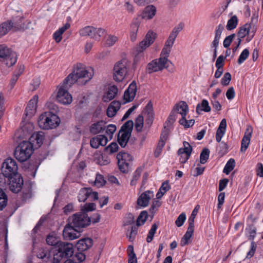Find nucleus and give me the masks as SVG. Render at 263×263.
<instances>
[{"label": "nucleus", "mask_w": 263, "mask_h": 263, "mask_svg": "<svg viewBox=\"0 0 263 263\" xmlns=\"http://www.w3.org/2000/svg\"><path fill=\"white\" fill-rule=\"evenodd\" d=\"M183 24L180 23L173 29L164 43L160 58L153 60L147 64L146 71L148 73H151L161 71L165 68H167L169 66V64L172 63L168 58L175 40L179 32L183 29Z\"/></svg>", "instance_id": "nucleus-1"}, {"label": "nucleus", "mask_w": 263, "mask_h": 263, "mask_svg": "<svg viewBox=\"0 0 263 263\" xmlns=\"http://www.w3.org/2000/svg\"><path fill=\"white\" fill-rule=\"evenodd\" d=\"M93 76V70L87 68L84 65L78 63L74 66L72 72L65 79L64 84L71 86L77 83L79 85H85Z\"/></svg>", "instance_id": "nucleus-2"}, {"label": "nucleus", "mask_w": 263, "mask_h": 263, "mask_svg": "<svg viewBox=\"0 0 263 263\" xmlns=\"http://www.w3.org/2000/svg\"><path fill=\"white\" fill-rule=\"evenodd\" d=\"M60 118L50 111L42 114L38 119L39 126L43 129H54L60 125Z\"/></svg>", "instance_id": "nucleus-3"}, {"label": "nucleus", "mask_w": 263, "mask_h": 263, "mask_svg": "<svg viewBox=\"0 0 263 263\" xmlns=\"http://www.w3.org/2000/svg\"><path fill=\"white\" fill-rule=\"evenodd\" d=\"M56 251L53 254V263H60L63 258H68L72 256L73 246L70 243L61 242L57 247Z\"/></svg>", "instance_id": "nucleus-4"}, {"label": "nucleus", "mask_w": 263, "mask_h": 263, "mask_svg": "<svg viewBox=\"0 0 263 263\" xmlns=\"http://www.w3.org/2000/svg\"><path fill=\"white\" fill-rule=\"evenodd\" d=\"M128 70V62L122 59L115 63L112 70V78L117 82H122L126 77Z\"/></svg>", "instance_id": "nucleus-5"}, {"label": "nucleus", "mask_w": 263, "mask_h": 263, "mask_svg": "<svg viewBox=\"0 0 263 263\" xmlns=\"http://www.w3.org/2000/svg\"><path fill=\"white\" fill-rule=\"evenodd\" d=\"M44 138L45 135L43 132L34 133L28 141H21L16 148H40L43 143Z\"/></svg>", "instance_id": "nucleus-6"}, {"label": "nucleus", "mask_w": 263, "mask_h": 263, "mask_svg": "<svg viewBox=\"0 0 263 263\" xmlns=\"http://www.w3.org/2000/svg\"><path fill=\"white\" fill-rule=\"evenodd\" d=\"M17 61L16 53L5 45H1V67H10Z\"/></svg>", "instance_id": "nucleus-7"}, {"label": "nucleus", "mask_w": 263, "mask_h": 263, "mask_svg": "<svg viewBox=\"0 0 263 263\" xmlns=\"http://www.w3.org/2000/svg\"><path fill=\"white\" fill-rule=\"evenodd\" d=\"M79 33L81 36H89L90 38L99 41L100 38L106 34V31L101 28L87 26L81 28Z\"/></svg>", "instance_id": "nucleus-8"}, {"label": "nucleus", "mask_w": 263, "mask_h": 263, "mask_svg": "<svg viewBox=\"0 0 263 263\" xmlns=\"http://www.w3.org/2000/svg\"><path fill=\"white\" fill-rule=\"evenodd\" d=\"M1 174L5 178L18 174L16 161L11 157L6 159L1 166Z\"/></svg>", "instance_id": "nucleus-9"}, {"label": "nucleus", "mask_w": 263, "mask_h": 263, "mask_svg": "<svg viewBox=\"0 0 263 263\" xmlns=\"http://www.w3.org/2000/svg\"><path fill=\"white\" fill-rule=\"evenodd\" d=\"M117 159L120 171L123 173H128L129 170L130 162L133 160V157L129 154L121 151L118 154Z\"/></svg>", "instance_id": "nucleus-10"}, {"label": "nucleus", "mask_w": 263, "mask_h": 263, "mask_svg": "<svg viewBox=\"0 0 263 263\" xmlns=\"http://www.w3.org/2000/svg\"><path fill=\"white\" fill-rule=\"evenodd\" d=\"M256 31V27L255 25L251 23H246L239 28L238 32L237 40L244 38L247 35L246 41L249 42L254 37Z\"/></svg>", "instance_id": "nucleus-11"}, {"label": "nucleus", "mask_w": 263, "mask_h": 263, "mask_svg": "<svg viewBox=\"0 0 263 263\" xmlns=\"http://www.w3.org/2000/svg\"><path fill=\"white\" fill-rule=\"evenodd\" d=\"M70 224H72L74 228H84L90 224L91 219L88 216L86 213L80 212L73 215L70 218Z\"/></svg>", "instance_id": "nucleus-12"}, {"label": "nucleus", "mask_w": 263, "mask_h": 263, "mask_svg": "<svg viewBox=\"0 0 263 263\" xmlns=\"http://www.w3.org/2000/svg\"><path fill=\"white\" fill-rule=\"evenodd\" d=\"M69 86L63 83V85L58 88L57 94V101L62 104L69 105L72 101V97L68 92L67 88Z\"/></svg>", "instance_id": "nucleus-13"}, {"label": "nucleus", "mask_w": 263, "mask_h": 263, "mask_svg": "<svg viewBox=\"0 0 263 263\" xmlns=\"http://www.w3.org/2000/svg\"><path fill=\"white\" fill-rule=\"evenodd\" d=\"M9 189L13 193H18L22 189L24 181L21 175L18 174L12 177H6Z\"/></svg>", "instance_id": "nucleus-14"}, {"label": "nucleus", "mask_w": 263, "mask_h": 263, "mask_svg": "<svg viewBox=\"0 0 263 263\" xmlns=\"http://www.w3.org/2000/svg\"><path fill=\"white\" fill-rule=\"evenodd\" d=\"M156 38V33L152 31H148L144 39L141 42H140L139 45L137 46V52L138 53L143 52L154 42Z\"/></svg>", "instance_id": "nucleus-15"}, {"label": "nucleus", "mask_w": 263, "mask_h": 263, "mask_svg": "<svg viewBox=\"0 0 263 263\" xmlns=\"http://www.w3.org/2000/svg\"><path fill=\"white\" fill-rule=\"evenodd\" d=\"M119 149H103L100 152V155L97 157L96 154L95 158L97 159V163L101 165H107L110 162L108 155L114 154L118 152Z\"/></svg>", "instance_id": "nucleus-16"}, {"label": "nucleus", "mask_w": 263, "mask_h": 263, "mask_svg": "<svg viewBox=\"0 0 263 263\" xmlns=\"http://www.w3.org/2000/svg\"><path fill=\"white\" fill-rule=\"evenodd\" d=\"M70 223L67 224L63 231V236L65 239L73 240L80 236L79 232Z\"/></svg>", "instance_id": "nucleus-17"}, {"label": "nucleus", "mask_w": 263, "mask_h": 263, "mask_svg": "<svg viewBox=\"0 0 263 263\" xmlns=\"http://www.w3.org/2000/svg\"><path fill=\"white\" fill-rule=\"evenodd\" d=\"M34 150L35 149H15L14 155L18 161L25 162L31 157Z\"/></svg>", "instance_id": "nucleus-18"}, {"label": "nucleus", "mask_w": 263, "mask_h": 263, "mask_svg": "<svg viewBox=\"0 0 263 263\" xmlns=\"http://www.w3.org/2000/svg\"><path fill=\"white\" fill-rule=\"evenodd\" d=\"M154 197V192L148 190L142 193L137 199V204L141 207L147 206L150 200Z\"/></svg>", "instance_id": "nucleus-19"}, {"label": "nucleus", "mask_w": 263, "mask_h": 263, "mask_svg": "<svg viewBox=\"0 0 263 263\" xmlns=\"http://www.w3.org/2000/svg\"><path fill=\"white\" fill-rule=\"evenodd\" d=\"M137 92V84L135 81H133L125 90L123 98L125 102L132 101L135 97Z\"/></svg>", "instance_id": "nucleus-20"}, {"label": "nucleus", "mask_w": 263, "mask_h": 263, "mask_svg": "<svg viewBox=\"0 0 263 263\" xmlns=\"http://www.w3.org/2000/svg\"><path fill=\"white\" fill-rule=\"evenodd\" d=\"M38 102V96H34L29 101L26 108L25 114L27 117H32L36 112L37 104Z\"/></svg>", "instance_id": "nucleus-21"}, {"label": "nucleus", "mask_w": 263, "mask_h": 263, "mask_svg": "<svg viewBox=\"0 0 263 263\" xmlns=\"http://www.w3.org/2000/svg\"><path fill=\"white\" fill-rule=\"evenodd\" d=\"M145 118L146 122L149 125H151L154 116L153 104L151 101H149L147 104L146 106L144 108L142 115Z\"/></svg>", "instance_id": "nucleus-22"}, {"label": "nucleus", "mask_w": 263, "mask_h": 263, "mask_svg": "<svg viewBox=\"0 0 263 263\" xmlns=\"http://www.w3.org/2000/svg\"><path fill=\"white\" fill-rule=\"evenodd\" d=\"M108 142V139L103 135L96 136L90 141V144L92 148H98L99 146H104Z\"/></svg>", "instance_id": "nucleus-23"}, {"label": "nucleus", "mask_w": 263, "mask_h": 263, "mask_svg": "<svg viewBox=\"0 0 263 263\" xmlns=\"http://www.w3.org/2000/svg\"><path fill=\"white\" fill-rule=\"evenodd\" d=\"M92 245V240L89 238H85L79 240L76 247L78 251L84 252L91 247Z\"/></svg>", "instance_id": "nucleus-24"}, {"label": "nucleus", "mask_w": 263, "mask_h": 263, "mask_svg": "<svg viewBox=\"0 0 263 263\" xmlns=\"http://www.w3.org/2000/svg\"><path fill=\"white\" fill-rule=\"evenodd\" d=\"M181 115L182 118L186 117L187 114L189 111L187 104L184 101H180L174 107L173 110Z\"/></svg>", "instance_id": "nucleus-25"}, {"label": "nucleus", "mask_w": 263, "mask_h": 263, "mask_svg": "<svg viewBox=\"0 0 263 263\" xmlns=\"http://www.w3.org/2000/svg\"><path fill=\"white\" fill-rule=\"evenodd\" d=\"M118 89L115 85L108 87L107 91L103 95L102 100L105 102H107L112 100L117 95Z\"/></svg>", "instance_id": "nucleus-26"}, {"label": "nucleus", "mask_w": 263, "mask_h": 263, "mask_svg": "<svg viewBox=\"0 0 263 263\" xmlns=\"http://www.w3.org/2000/svg\"><path fill=\"white\" fill-rule=\"evenodd\" d=\"M120 106L121 103L119 101H113L111 102L107 108V116L110 118L114 117L120 109Z\"/></svg>", "instance_id": "nucleus-27"}, {"label": "nucleus", "mask_w": 263, "mask_h": 263, "mask_svg": "<svg viewBox=\"0 0 263 263\" xmlns=\"http://www.w3.org/2000/svg\"><path fill=\"white\" fill-rule=\"evenodd\" d=\"M131 133L124 130H120L118 136V141L122 147H124L129 140Z\"/></svg>", "instance_id": "nucleus-28"}, {"label": "nucleus", "mask_w": 263, "mask_h": 263, "mask_svg": "<svg viewBox=\"0 0 263 263\" xmlns=\"http://www.w3.org/2000/svg\"><path fill=\"white\" fill-rule=\"evenodd\" d=\"M156 8L151 5L146 6L143 11L142 17L143 18L150 20L154 17L156 14Z\"/></svg>", "instance_id": "nucleus-29"}, {"label": "nucleus", "mask_w": 263, "mask_h": 263, "mask_svg": "<svg viewBox=\"0 0 263 263\" xmlns=\"http://www.w3.org/2000/svg\"><path fill=\"white\" fill-rule=\"evenodd\" d=\"M193 149H179L177 154L179 157V162L184 164L185 163L190 157Z\"/></svg>", "instance_id": "nucleus-30"}, {"label": "nucleus", "mask_w": 263, "mask_h": 263, "mask_svg": "<svg viewBox=\"0 0 263 263\" xmlns=\"http://www.w3.org/2000/svg\"><path fill=\"white\" fill-rule=\"evenodd\" d=\"M105 122L103 121H98L93 123L90 127V132L92 134H97L105 130Z\"/></svg>", "instance_id": "nucleus-31"}, {"label": "nucleus", "mask_w": 263, "mask_h": 263, "mask_svg": "<svg viewBox=\"0 0 263 263\" xmlns=\"http://www.w3.org/2000/svg\"><path fill=\"white\" fill-rule=\"evenodd\" d=\"M227 127V121L226 119H223L219 125V127L216 131V139L218 142H219L222 137L225 134Z\"/></svg>", "instance_id": "nucleus-32"}, {"label": "nucleus", "mask_w": 263, "mask_h": 263, "mask_svg": "<svg viewBox=\"0 0 263 263\" xmlns=\"http://www.w3.org/2000/svg\"><path fill=\"white\" fill-rule=\"evenodd\" d=\"M194 227L189 226L185 234L181 238L180 241V245L182 247L185 246L189 243L191 241L190 239L192 237L194 233Z\"/></svg>", "instance_id": "nucleus-33"}, {"label": "nucleus", "mask_w": 263, "mask_h": 263, "mask_svg": "<svg viewBox=\"0 0 263 263\" xmlns=\"http://www.w3.org/2000/svg\"><path fill=\"white\" fill-rule=\"evenodd\" d=\"M252 131L253 129L251 126H248L247 127L245 132V135L241 141V148H248L250 142Z\"/></svg>", "instance_id": "nucleus-34"}, {"label": "nucleus", "mask_w": 263, "mask_h": 263, "mask_svg": "<svg viewBox=\"0 0 263 263\" xmlns=\"http://www.w3.org/2000/svg\"><path fill=\"white\" fill-rule=\"evenodd\" d=\"M1 26V35H4L7 34L12 28H14V30H17L20 29L19 27L13 25V23L11 21H8L3 23Z\"/></svg>", "instance_id": "nucleus-35"}, {"label": "nucleus", "mask_w": 263, "mask_h": 263, "mask_svg": "<svg viewBox=\"0 0 263 263\" xmlns=\"http://www.w3.org/2000/svg\"><path fill=\"white\" fill-rule=\"evenodd\" d=\"M70 26V24L67 23L53 33V37L57 43H59L61 41L63 33L68 29Z\"/></svg>", "instance_id": "nucleus-36"}, {"label": "nucleus", "mask_w": 263, "mask_h": 263, "mask_svg": "<svg viewBox=\"0 0 263 263\" xmlns=\"http://www.w3.org/2000/svg\"><path fill=\"white\" fill-rule=\"evenodd\" d=\"M46 241L48 245L55 246L56 248L62 242L60 241V238L54 234H49L46 238Z\"/></svg>", "instance_id": "nucleus-37"}, {"label": "nucleus", "mask_w": 263, "mask_h": 263, "mask_svg": "<svg viewBox=\"0 0 263 263\" xmlns=\"http://www.w3.org/2000/svg\"><path fill=\"white\" fill-rule=\"evenodd\" d=\"M127 253L128 256V263H138L137 258L133 246L130 245L128 247Z\"/></svg>", "instance_id": "nucleus-38"}, {"label": "nucleus", "mask_w": 263, "mask_h": 263, "mask_svg": "<svg viewBox=\"0 0 263 263\" xmlns=\"http://www.w3.org/2000/svg\"><path fill=\"white\" fill-rule=\"evenodd\" d=\"M211 107L206 100H203L201 104H198L196 107L197 112L199 111H203L204 112H210L211 111Z\"/></svg>", "instance_id": "nucleus-39"}, {"label": "nucleus", "mask_w": 263, "mask_h": 263, "mask_svg": "<svg viewBox=\"0 0 263 263\" xmlns=\"http://www.w3.org/2000/svg\"><path fill=\"white\" fill-rule=\"evenodd\" d=\"M235 166V161L234 159H230L227 162L223 170V172L227 175H229L230 173L234 168Z\"/></svg>", "instance_id": "nucleus-40"}, {"label": "nucleus", "mask_w": 263, "mask_h": 263, "mask_svg": "<svg viewBox=\"0 0 263 263\" xmlns=\"http://www.w3.org/2000/svg\"><path fill=\"white\" fill-rule=\"evenodd\" d=\"M34 126L33 124L30 122H27L24 123L22 125V130L24 133V136L31 133L34 129Z\"/></svg>", "instance_id": "nucleus-41"}, {"label": "nucleus", "mask_w": 263, "mask_h": 263, "mask_svg": "<svg viewBox=\"0 0 263 263\" xmlns=\"http://www.w3.org/2000/svg\"><path fill=\"white\" fill-rule=\"evenodd\" d=\"M238 20L236 15H234L231 17L228 21L227 24V29L228 30H231L235 29L238 24Z\"/></svg>", "instance_id": "nucleus-42"}, {"label": "nucleus", "mask_w": 263, "mask_h": 263, "mask_svg": "<svg viewBox=\"0 0 263 263\" xmlns=\"http://www.w3.org/2000/svg\"><path fill=\"white\" fill-rule=\"evenodd\" d=\"M142 172V168L141 167H138L136 170L134 172L133 178L130 181V185L135 186L137 184V181L139 180L141 176Z\"/></svg>", "instance_id": "nucleus-43"}, {"label": "nucleus", "mask_w": 263, "mask_h": 263, "mask_svg": "<svg viewBox=\"0 0 263 263\" xmlns=\"http://www.w3.org/2000/svg\"><path fill=\"white\" fill-rule=\"evenodd\" d=\"M139 25L137 23L132 24L130 26V38L132 42L136 41L137 39V33L138 30Z\"/></svg>", "instance_id": "nucleus-44"}, {"label": "nucleus", "mask_w": 263, "mask_h": 263, "mask_svg": "<svg viewBox=\"0 0 263 263\" xmlns=\"http://www.w3.org/2000/svg\"><path fill=\"white\" fill-rule=\"evenodd\" d=\"M167 138L168 132L166 130L163 131L158 143L157 148H163L165 145Z\"/></svg>", "instance_id": "nucleus-45"}, {"label": "nucleus", "mask_w": 263, "mask_h": 263, "mask_svg": "<svg viewBox=\"0 0 263 263\" xmlns=\"http://www.w3.org/2000/svg\"><path fill=\"white\" fill-rule=\"evenodd\" d=\"M148 214L147 211H143L139 214L136 221V225L140 226L143 225L147 218Z\"/></svg>", "instance_id": "nucleus-46"}, {"label": "nucleus", "mask_w": 263, "mask_h": 263, "mask_svg": "<svg viewBox=\"0 0 263 263\" xmlns=\"http://www.w3.org/2000/svg\"><path fill=\"white\" fill-rule=\"evenodd\" d=\"M209 149H203L200 154V163L204 164L208 161L210 156Z\"/></svg>", "instance_id": "nucleus-47"}, {"label": "nucleus", "mask_w": 263, "mask_h": 263, "mask_svg": "<svg viewBox=\"0 0 263 263\" xmlns=\"http://www.w3.org/2000/svg\"><path fill=\"white\" fill-rule=\"evenodd\" d=\"M161 203L158 200H154L151 206L149 211L151 214V218H153L155 213L158 210V208L161 206Z\"/></svg>", "instance_id": "nucleus-48"}, {"label": "nucleus", "mask_w": 263, "mask_h": 263, "mask_svg": "<svg viewBox=\"0 0 263 263\" xmlns=\"http://www.w3.org/2000/svg\"><path fill=\"white\" fill-rule=\"evenodd\" d=\"M88 188L82 189L80 191L79 195L78 196V200L80 202H85L88 198Z\"/></svg>", "instance_id": "nucleus-49"}, {"label": "nucleus", "mask_w": 263, "mask_h": 263, "mask_svg": "<svg viewBox=\"0 0 263 263\" xmlns=\"http://www.w3.org/2000/svg\"><path fill=\"white\" fill-rule=\"evenodd\" d=\"M144 117L139 115L135 121V128L138 132H141L143 127Z\"/></svg>", "instance_id": "nucleus-50"}, {"label": "nucleus", "mask_w": 263, "mask_h": 263, "mask_svg": "<svg viewBox=\"0 0 263 263\" xmlns=\"http://www.w3.org/2000/svg\"><path fill=\"white\" fill-rule=\"evenodd\" d=\"M199 209V205H197L193 210L192 214L188 219L189 226L194 227V219Z\"/></svg>", "instance_id": "nucleus-51"}, {"label": "nucleus", "mask_w": 263, "mask_h": 263, "mask_svg": "<svg viewBox=\"0 0 263 263\" xmlns=\"http://www.w3.org/2000/svg\"><path fill=\"white\" fill-rule=\"evenodd\" d=\"M118 40V37L114 35H109L105 40V45L108 47L112 46Z\"/></svg>", "instance_id": "nucleus-52"}, {"label": "nucleus", "mask_w": 263, "mask_h": 263, "mask_svg": "<svg viewBox=\"0 0 263 263\" xmlns=\"http://www.w3.org/2000/svg\"><path fill=\"white\" fill-rule=\"evenodd\" d=\"M246 232L249 235V238L253 240L256 234L255 228L253 225H250L246 228Z\"/></svg>", "instance_id": "nucleus-53"}, {"label": "nucleus", "mask_w": 263, "mask_h": 263, "mask_svg": "<svg viewBox=\"0 0 263 263\" xmlns=\"http://www.w3.org/2000/svg\"><path fill=\"white\" fill-rule=\"evenodd\" d=\"M249 55V51L248 49H245L240 53L238 59V63L240 65L245 62V61L248 58Z\"/></svg>", "instance_id": "nucleus-54"}, {"label": "nucleus", "mask_w": 263, "mask_h": 263, "mask_svg": "<svg viewBox=\"0 0 263 263\" xmlns=\"http://www.w3.org/2000/svg\"><path fill=\"white\" fill-rule=\"evenodd\" d=\"M179 123L184 126V127L189 128L194 124L195 120L193 119L187 120H186V117H184L180 119Z\"/></svg>", "instance_id": "nucleus-55"}, {"label": "nucleus", "mask_w": 263, "mask_h": 263, "mask_svg": "<svg viewBox=\"0 0 263 263\" xmlns=\"http://www.w3.org/2000/svg\"><path fill=\"white\" fill-rule=\"evenodd\" d=\"M106 182L103 176L102 175L97 174L96 176V179L94 182L95 185L98 187L103 186Z\"/></svg>", "instance_id": "nucleus-56"}, {"label": "nucleus", "mask_w": 263, "mask_h": 263, "mask_svg": "<svg viewBox=\"0 0 263 263\" xmlns=\"http://www.w3.org/2000/svg\"><path fill=\"white\" fill-rule=\"evenodd\" d=\"M105 133L110 138H111L114 133L116 130V126L114 124H109L107 126H105Z\"/></svg>", "instance_id": "nucleus-57"}, {"label": "nucleus", "mask_w": 263, "mask_h": 263, "mask_svg": "<svg viewBox=\"0 0 263 263\" xmlns=\"http://www.w3.org/2000/svg\"><path fill=\"white\" fill-rule=\"evenodd\" d=\"M96 209V204L94 203H86L81 209L83 213H86V212L92 211L95 210Z\"/></svg>", "instance_id": "nucleus-58"}, {"label": "nucleus", "mask_w": 263, "mask_h": 263, "mask_svg": "<svg viewBox=\"0 0 263 263\" xmlns=\"http://www.w3.org/2000/svg\"><path fill=\"white\" fill-rule=\"evenodd\" d=\"M88 192L87 199L89 201H93L98 199V194L97 192L93 191L91 188H88Z\"/></svg>", "instance_id": "nucleus-59"}, {"label": "nucleus", "mask_w": 263, "mask_h": 263, "mask_svg": "<svg viewBox=\"0 0 263 263\" xmlns=\"http://www.w3.org/2000/svg\"><path fill=\"white\" fill-rule=\"evenodd\" d=\"M186 220V215L184 213H182L177 217L175 221V224L178 227H181Z\"/></svg>", "instance_id": "nucleus-60"}, {"label": "nucleus", "mask_w": 263, "mask_h": 263, "mask_svg": "<svg viewBox=\"0 0 263 263\" xmlns=\"http://www.w3.org/2000/svg\"><path fill=\"white\" fill-rule=\"evenodd\" d=\"M231 80V74L229 72H226L221 80V84L223 86H227L229 84Z\"/></svg>", "instance_id": "nucleus-61"}, {"label": "nucleus", "mask_w": 263, "mask_h": 263, "mask_svg": "<svg viewBox=\"0 0 263 263\" xmlns=\"http://www.w3.org/2000/svg\"><path fill=\"white\" fill-rule=\"evenodd\" d=\"M134 123L133 121L129 120L125 122L122 126L121 130H124L126 132H131L133 127Z\"/></svg>", "instance_id": "nucleus-62"}, {"label": "nucleus", "mask_w": 263, "mask_h": 263, "mask_svg": "<svg viewBox=\"0 0 263 263\" xmlns=\"http://www.w3.org/2000/svg\"><path fill=\"white\" fill-rule=\"evenodd\" d=\"M235 36V34H232L227 36L223 42V45L224 48H228L231 45L233 39Z\"/></svg>", "instance_id": "nucleus-63"}, {"label": "nucleus", "mask_w": 263, "mask_h": 263, "mask_svg": "<svg viewBox=\"0 0 263 263\" xmlns=\"http://www.w3.org/2000/svg\"><path fill=\"white\" fill-rule=\"evenodd\" d=\"M256 247L257 246L256 243L254 241H252L251 243L250 250L247 253L246 258H250L254 255L256 249Z\"/></svg>", "instance_id": "nucleus-64"}]
</instances>
